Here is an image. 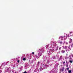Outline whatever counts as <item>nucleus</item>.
Instances as JSON below:
<instances>
[{
    "label": "nucleus",
    "instance_id": "nucleus-8",
    "mask_svg": "<svg viewBox=\"0 0 73 73\" xmlns=\"http://www.w3.org/2000/svg\"><path fill=\"white\" fill-rule=\"evenodd\" d=\"M72 39H71V42H72Z\"/></svg>",
    "mask_w": 73,
    "mask_h": 73
},
{
    "label": "nucleus",
    "instance_id": "nucleus-1",
    "mask_svg": "<svg viewBox=\"0 0 73 73\" xmlns=\"http://www.w3.org/2000/svg\"><path fill=\"white\" fill-rule=\"evenodd\" d=\"M71 72H72V70H70L68 71V72L69 73H71Z\"/></svg>",
    "mask_w": 73,
    "mask_h": 73
},
{
    "label": "nucleus",
    "instance_id": "nucleus-13",
    "mask_svg": "<svg viewBox=\"0 0 73 73\" xmlns=\"http://www.w3.org/2000/svg\"><path fill=\"white\" fill-rule=\"evenodd\" d=\"M62 38V37H60V38Z\"/></svg>",
    "mask_w": 73,
    "mask_h": 73
},
{
    "label": "nucleus",
    "instance_id": "nucleus-6",
    "mask_svg": "<svg viewBox=\"0 0 73 73\" xmlns=\"http://www.w3.org/2000/svg\"><path fill=\"white\" fill-rule=\"evenodd\" d=\"M23 73H27V72L26 71L25 72Z\"/></svg>",
    "mask_w": 73,
    "mask_h": 73
},
{
    "label": "nucleus",
    "instance_id": "nucleus-11",
    "mask_svg": "<svg viewBox=\"0 0 73 73\" xmlns=\"http://www.w3.org/2000/svg\"><path fill=\"white\" fill-rule=\"evenodd\" d=\"M38 64H39V63H40V62H38Z\"/></svg>",
    "mask_w": 73,
    "mask_h": 73
},
{
    "label": "nucleus",
    "instance_id": "nucleus-9",
    "mask_svg": "<svg viewBox=\"0 0 73 73\" xmlns=\"http://www.w3.org/2000/svg\"><path fill=\"white\" fill-rule=\"evenodd\" d=\"M32 54H34V52H32Z\"/></svg>",
    "mask_w": 73,
    "mask_h": 73
},
{
    "label": "nucleus",
    "instance_id": "nucleus-4",
    "mask_svg": "<svg viewBox=\"0 0 73 73\" xmlns=\"http://www.w3.org/2000/svg\"><path fill=\"white\" fill-rule=\"evenodd\" d=\"M70 62H71V63H72V62H73V61L71 60H70Z\"/></svg>",
    "mask_w": 73,
    "mask_h": 73
},
{
    "label": "nucleus",
    "instance_id": "nucleus-10",
    "mask_svg": "<svg viewBox=\"0 0 73 73\" xmlns=\"http://www.w3.org/2000/svg\"><path fill=\"white\" fill-rule=\"evenodd\" d=\"M42 55V54H40V56H41Z\"/></svg>",
    "mask_w": 73,
    "mask_h": 73
},
{
    "label": "nucleus",
    "instance_id": "nucleus-5",
    "mask_svg": "<svg viewBox=\"0 0 73 73\" xmlns=\"http://www.w3.org/2000/svg\"><path fill=\"white\" fill-rule=\"evenodd\" d=\"M18 62H20V60H17Z\"/></svg>",
    "mask_w": 73,
    "mask_h": 73
},
{
    "label": "nucleus",
    "instance_id": "nucleus-3",
    "mask_svg": "<svg viewBox=\"0 0 73 73\" xmlns=\"http://www.w3.org/2000/svg\"><path fill=\"white\" fill-rule=\"evenodd\" d=\"M62 53H64L65 52V51L64 50H62Z\"/></svg>",
    "mask_w": 73,
    "mask_h": 73
},
{
    "label": "nucleus",
    "instance_id": "nucleus-12",
    "mask_svg": "<svg viewBox=\"0 0 73 73\" xmlns=\"http://www.w3.org/2000/svg\"><path fill=\"white\" fill-rule=\"evenodd\" d=\"M67 69H69V68H67Z\"/></svg>",
    "mask_w": 73,
    "mask_h": 73
},
{
    "label": "nucleus",
    "instance_id": "nucleus-2",
    "mask_svg": "<svg viewBox=\"0 0 73 73\" xmlns=\"http://www.w3.org/2000/svg\"><path fill=\"white\" fill-rule=\"evenodd\" d=\"M26 60V59H25V58H23V60L24 61H25Z\"/></svg>",
    "mask_w": 73,
    "mask_h": 73
},
{
    "label": "nucleus",
    "instance_id": "nucleus-14",
    "mask_svg": "<svg viewBox=\"0 0 73 73\" xmlns=\"http://www.w3.org/2000/svg\"><path fill=\"white\" fill-rule=\"evenodd\" d=\"M70 33H71V32H70Z\"/></svg>",
    "mask_w": 73,
    "mask_h": 73
},
{
    "label": "nucleus",
    "instance_id": "nucleus-7",
    "mask_svg": "<svg viewBox=\"0 0 73 73\" xmlns=\"http://www.w3.org/2000/svg\"><path fill=\"white\" fill-rule=\"evenodd\" d=\"M65 62H63V64H65Z\"/></svg>",
    "mask_w": 73,
    "mask_h": 73
}]
</instances>
